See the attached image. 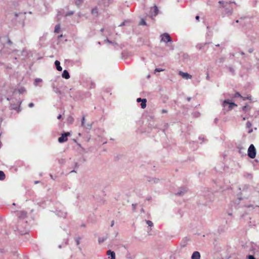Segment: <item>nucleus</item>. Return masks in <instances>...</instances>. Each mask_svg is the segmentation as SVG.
I'll return each mask as SVG.
<instances>
[{"instance_id": "774afa93", "label": "nucleus", "mask_w": 259, "mask_h": 259, "mask_svg": "<svg viewBox=\"0 0 259 259\" xmlns=\"http://www.w3.org/2000/svg\"><path fill=\"white\" fill-rule=\"evenodd\" d=\"M252 52V50H249V52H250V53H251Z\"/></svg>"}, {"instance_id": "338daca9", "label": "nucleus", "mask_w": 259, "mask_h": 259, "mask_svg": "<svg viewBox=\"0 0 259 259\" xmlns=\"http://www.w3.org/2000/svg\"><path fill=\"white\" fill-rule=\"evenodd\" d=\"M219 3V4H222L223 3V2L220 1Z\"/></svg>"}, {"instance_id": "bb28decb", "label": "nucleus", "mask_w": 259, "mask_h": 259, "mask_svg": "<svg viewBox=\"0 0 259 259\" xmlns=\"http://www.w3.org/2000/svg\"><path fill=\"white\" fill-rule=\"evenodd\" d=\"M85 124V116L83 115L81 119V126H84Z\"/></svg>"}, {"instance_id": "423d86ee", "label": "nucleus", "mask_w": 259, "mask_h": 259, "mask_svg": "<svg viewBox=\"0 0 259 259\" xmlns=\"http://www.w3.org/2000/svg\"><path fill=\"white\" fill-rule=\"evenodd\" d=\"M179 75H180L183 78L188 79L191 78L192 76L189 73L186 72H183L182 71L179 72Z\"/></svg>"}, {"instance_id": "dca6fc26", "label": "nucleus", "mask_w": 259, "mask_h": 259, "mask_svg": "<svg viewBox=\"0 0 259 259\" xmlns=\"http://www.w3.org/2000/svg\"><path fill=\"white\" fill-rule=\"evenodd\" d=\"M147 181H148L149 182H153L154 183H158V182L160 181V180L156 178L148 177L147 178Z\"/></svg>"}, {"instance_id": "412c9836", "label": "nucleus", "mask_w": 259, "mask_h": 259, "mask_svg": "<svg viewBox=\"0 0 259 259\" xmlns=\"http://www.w3.org/2000/svg\"><path fill=\"white\" fill-rule=\"evenodd\" d=\"M60 30V25L59 24H57L55 27L54 32L58 33Z\"/></svg>"}, {"instance_id": "7c9ffc66", "label": "nucleus", "mask_w": 259, "mask_h": 259, "mask_svg": "<svg viewBox=\"0 0 259 259\" xmlns=\"http://www.w3.org/2000/svg\"><path fill=\"white\" fill-rule=\"evenodd\" d=\"M105 240H106V239L104 238L99 237L98 239L99 243H102V242L105 241Z\"/></svg>"}, {"instance_id": "c85d7f7f", "label": "nucleus", "mask_w": 259, "mask_h": 259, "mask_svg": "<svg viewBox=\"0 0 259 259\" xmlns=\"http://www.w3.org/2000/svg\"><path fill=\"white\" fill-rule=\"evenodd\" d=\"M140 25H146L147 23L145 20L144 19H142L140 22Z\"/></svg>"}, {"instance_id": "052dcab7", "label": "nucleus", "mask_w": 259, "mask_h": 259, "mask_svg": "<svg viewBox=\"0 0 259 259\" xmlns=\"http://www.w3.org/2000/svg\"><path fill=\"white\" fill-rule=\"evenodd\" d=\"M61 37H62V34H61V35H59V36H58V38H61Z\"/></svg>"}, {"instance_id": "2f4dec72", "label": "nucleus", "mask_w": 259, "mask_h": 259, "mask_svg": "<svg viewBox=\"0 0 259 259\" xmlns=\"http://www.w3.org/2000/svg\"><path fill=\"white\" fill-rule=\"evenodd\" d=\"M243 100H251V96H248L247 97H243Z\"/></svg>"}, {"instance_id": "c756f323", "label": "nucleus", "mask_w": 259, "mask_h": 259, "mask_svg": "<svg viewBox=\"0 0 259 259\" xmlns=\"http://www.w3.org/2000/svg\"><path fill=\"white\" fill-rule=\"evenodd\" d=\"M200 253L198 251H195V259H200Z\"/></svg>"}, {"instance_id": "7ed1b4c3", "label": "nucleus", "mask_w": 259, "mask_h": 259, "mask_svg": "<svg viewBox=\"0 0 259 259\" xmlns=\"http://www.w3.org/2000/svg\"><path fill=\"white\" fill-rule=\"evenodd\" d=\"M161 41L165 42V43L172 42V39L169 34L167 33H164L160 35Z\"/></svg>"}, {"instance_id": "bf43d9fd", "label": "nucleus", "mask_w": 259, "mask_h": 259, "mask_svg": "<svg viewBox=\"0 0 259 259\" xmlns=\"http://www.w3.org/2000/svg\"><path fill=\"white\" fill-rule=\"evenodd\" d=\"M8 43L12 44V42H11V41L10 40H8Z\"/></svg>"}, {"instance_id": "e433bc0d", "label": "nucleus", "mask_w": 259, "mask_h": 259, "mask_svg": "<svg viewBox=\"0 0 259 259\" xmlns=\"http://www.w3.org/2000/svg\"><path fill=\"white\" fill-rule=\"evenodd\" d=\"M144 100V98L143 99H142L141 98H139L137 99V102L138 103H140V102H142V101Z\"/></svg>"}, {"instance_id": "58836bf2", "label": "nucleus", "mask_w": 259, "mask_h": 259, "mask_svg": "<svg viewBox=\"0 0 259 259\" xmlns=\"http://www.w3.org/2000/svg\"><path fill=\"white\" fill-rule=\"evenodd\" d=\"M105 41H106L107 42H108V43H109V44H114L113 42H112V41H111V40H109L108 39H106L105 40Z\"/></svg>"}, {"instance_id": "72a5a7b5", "label": "nucleus", "mask_w": 259, "mask_h": 259, "mask_svg": "<svg viewBox=\"0 0 259 259\" xmlns=\"http://www.w3.org/2000/svg\"><path fill=\"white\" fill-rule=\"evenodd\" d=\"M95 87V83L94 82H91L90 84V88H94Z\"/></svg>"}, {"instance_id": "f03ea898", "label": "nucleus", "mask_w": 259, "mask_h": 259, "mask_svg": "<svg viewBox=\"0 0 259 259\" xmlns=\"http://www.w3.org/2000/svg\"><path fill=\"white\" fill-rule=\"evenodd\" d=\"M248 156L251 158H254L256 156V150L253 144L250 145L248 149Z\"/></svg>"}, {"instance_id": "13d9d810", "label": "nucleus", "mask_w": 259, "mask_h": 259, "mask_svg": "<svg viewBox=\"0 0 259 259\" xmlns=\"http://www.w3.org/2000/svg\"><path fill=\"white\" fill-rule=\"evenodd\" d=\"M7 100L8 101H10V98L9 97H8V98H7Z\"/></svg>"}, {"instance_id": "2eb2a0df", "label": "nucleus", "mask_w": 259, "mask_h": 259, "mask_svg": "<svg viewBox=\"0 0 259 259\" xmlns=\"http://www.w3.org/2000/svg\"><path fill=\"white\" fill-rule=\"evenodd\" d=\"M55 65L56 68V69L58 71H62V68L60 65V62L58 60H56L55 62Z\"/></svg>"}, {"instance_id": "4c0bfd02", "label": "nucleus", "mask_w": 259, "mask_h": 259, "mask_svg": "<svg viewBox=\"0 0 259 259\" xmlns=\"http://www.w3.org/2000/svg\"><path fill=\"white\" fill-rule=\"evenodd\" d=\"M59 162L60 164H63L65 162V160L64 159H61L59 160Z\"/></svg>"}, {"instance_id": "de8ad7c7", "label": "nucleus", "mask_w": 259, "mask_h": 259, "mask_svg": "<svg viewBox=\"0 0 259 259\" xmlns=\"http://www.w3.org/2000/svg\"><path fill=\"white\" fill-rule=\"evenodd\" d=\"M114 224V221H112L111 223V227H113Z\"/></svg>"}, {"instance_id": "0eeeda50", "label": "nucleus", "mask_w": 259, "mask_h": 259, "mask_svg": "<svg viewBox=\"0 0 259 259\" xmlns=\"http://www.w3.org/2000/svg\"><path fill=\"white\" fill-rule=\"evenodd\" d=\"M18 217L21 219H24L27 217V212L25 211H20L18 212Z\"/></svg>"}, {"instance_id": "a211bd4d", "label": "nucleus", "mask_w": 259, "mask_h": 259, "mask_svg": "<svg viewBox=\"0 0 259 259\" xmlns=\"http://www.w3.org/2000/svg\"><path fill=\"white\" fill-rule=\"evenodd\" d=\"M84 0H75V4L77 7H80Z\"/></svg>"}, {"instance_id": "1a4fd4ad", "label": "nucleus", "mask_w": 259, "mask_h": 259, "mask_svg": "<svg viewBox=\"0 0 259 259\" xmlns=\"http://www.w3.org/2000/svg\"><path fill=\"white\" fill-rule=\"evenodd\" d=\"M21 103H22V101L19 102V106H17V105H15V104H11V107L12 109L15 110L17 111V112H19L20 111V105L21 104Z\"/></svg>"}, {"instance_id": "6ab92c4d", "label": "nucleus", "mask_w": 259, "mask_h": 259, "mask_svg": "<svg viewBox=\"0 0 259 259\" xmlns=\"http://www.w3.org/2000/svg\"><path fill=\"white\" fill-rule=\"evenodd\" d=\"M146 102H147L146 99L144 98V100L142 101V102H141V108L144 109V108H146Z\"/></svg>"}, {"instance_id": "603ef678", "label": "nucleus", "mask_w": 259, "mask_h": 259, "mask_svg": "<svg viewBox=\"0 0 259 259\" xmlns=\"http://www.w3.org/2000/svg\"><path fill=\"white\" fill-rule=\"evenodd\" d=\"M151 199V197H150V196L147 198V200L148 201L150 200Z\"/></svg>"}, {"instance_id": "a18cd8bd", "label": "nucleus", "mask_w": 259, "mask_h": 259, "mask_svg": "<svg viewBox=\"0 0 259 259\" xmlns=\"http://www.w3.org/2000/svg\"><path fill=\"white\" fill-rule=\"evenodd\" d=\"M26 53H27V52L25 50H23L22 52V55H25Z\"/></svg>"}, {"instance_id": "37998d69", "label": "nucleus", "mask_w": 259, "mask_h": 259, "mask_svg": "<svg viewBox=\"0 0 259 259\" xmlns=\"http://www.w3.org/2000/svg\"><path fill=\"white\" fill-rule=\"evenodd\" d=\"M161 112H162V113H167V111L166 109H162V110H161Z\"/></svg>"}, {"instance_id": "ddd939ff", "label": "nucleus", "mask_w": 259, "mask_h": 259, "mask_svg": "<svg viewBox=\"0 0 259 259\" xmlns=\"http://www.w3.org/2000/svg\"><path fill=\"white\" fill-rule=\"evenodd\" d=\"M186 191L187 190H186V189L183 188H181L180 190L178 191L177 193H176L175 195L177 196H182L186 193Z\"/></svg>"}, {"instance_id": "49530a36", "label": "nucleus", "mask_w": 259, "mask_h": 259, "mask_svg": "<svg viewBox=\"0 0 259 259\" xmlns=\"http://www.w3.org/2000/svg\"><path fill=\"white\" fill-rule=\"evenodd\" d=\"M195 258V256H194V252L192 253V256H191V259H194Z\"/></svg>"}, {"instance_id": "c03bdc74", "label": "nucleus", "mask_w": 259, "mask_h": 259, "mask_svg": "<svg viewBox=\"0 0 259 259\" xmlns=\"http://www.w3.org/2000/svg\"><path fill=\"white\" fill-rule=\"evenodd\" d=\"M20 233L23 235V234H27V231H26L25 232H23L22 231H20Z\"/></svg>"}, {"instance_id": "f704fd0d", "label": "nucleus", "mask_w": 259, "mask_h": 259, "mask_svg": "<svg viewBox=\"0 0 259 259\" xmlns=\"http://www.w3.org/2000/svg\"><path fill=\"white\" fill-rule=\"evenodd\" d=\"M136 206H137V203L132 204V207H133V211H135L136 210Z\"/></svg>"}, {"instance_id": "f257e3e1", "label": "nucleus", "mask_w": 259, "mask_h": 259, "mask_svg": "<svg viewBox=\"0 0 259 259\" xmlns=\"http://www.w3.org/2000/svg\"><path fill=\"white\" fill-rule=\"evenodd\" d=\"M158 13L159 10L157 6L156 5H154L153 7L150 8V10L149 12L147 13V15L153 19L154 17L158 15Z\"/></svg>"}, {"instance_id": "9d476101", "label": "nucleus", "mask_w": 259, "mask_h": 259, "mask_svg": "<svg viewBox=\"0 0 259 259\" xmlns=\"http://www.w3.org/2000/svg\"><path fill=\"white\" fill-rule=\"evenodd\" d=\"M55 213L59 217L65 218L66 215V213L65 212L62 211L61 210H57L55 211Z\"/></svg>"}, {"instance_id": "b1692460", "label": "nucleus", "mask_w": 259, "mask_h": 259, "mask_svg": "<svg viewBox=\"0 0 259 259\" xmlns=\"http://www.w3.org/2000/svg\"><path fill=\"white\" fill-rule=\"evenodd\" d=\"M74 14V11H68L66 13L65 16L66 17L69 16L73 15Z\"/></svg>"}, {"instance_id": "39448f33", "label": "nucleus", "mask_w": 259, "mask_h": 259, "mask_svg": "<svg viewBox=\"0 0 259 259\" xmlns=\"http://www.w3.org/2000/svg\"><path fill=\"white\" fill-rule=\"evenodd\" d=\"M26 13H15V17L16 19H17V21L19 22H23L25 18V15Z\"/></svg>"}, {"instance_id": "f8f14e48", "label": "nucleus", "mask_w": 259, "mask_h": 259, "mask_svg": "<svg viewBox=\"0 0 259 259\" xmlns=\"http://www.w3.org/2000/svg\"><path fill=\"white\" fill-rule=\"evenodd\" d=\"M52 87L53 89V91L57 93V94H62V92L61 91L59 90V89L54 84V83H53L52 84Z\"/></svg>"}, {"instance_id": "6e6d98bb", "label": "nucleus", "mask_w": 259, "mask_h": 259, "mask_svg": "<svg viewBox=\"0 0 259 259\" xmlns=\"http://www.w3.org/2000/svg\"><path fill=\"white\" fill-rule=\"evenodd\" d=\"M39 183V181H34V184H38Z\"/></svg>"}, {"instance_id": "cd10ccee", "label": "nucleus", "mask_w": 259, "mask_h": 259, "mask_svg": "<svg viewBox=\"0 0 259 259\" xmlns=\"http://www.w3.org/2000/svg\"><path fill=\"white\" fill-rule=\"evenodd\" d=\"M18 92L20 94H23L26 92V90L24 88H21L18 90Z\"/></svg>"}, {"instance_id": "5fc2aeb1", "label": "nucleus", "mask_w": 259, "mask_h": 259, "mask_svg": "<svg viewBox=\"0 0 259 259\" xmlns=\"http://www.w3.org/2000/svg\"><path fill=\"white\" fill-rule=\"evenodd\" d=\"M125 25L124 22H122L121 24L119 25V26H122Z\"/></svg>"}, {"instance_id": "680f3d73", "label": "nucleus", "mask_w": 259, "mask_h": 259, "mask_svg": "<svg viewBox=\"0 0 259 259\" xmlns=\"http://www.w3.org/2000/svg\"><path fill=\"white\" fill-rule=\"evenodd\" d=\"M186 238L187 239V241H190V240L189 238H188V239H187V238Z\"/></svg>"}, {"instance_id": "79ce46f5", "label": "nucleus", "mask_w": 259, "mask_h": 259, "mask_svg": "<svg viewBox=\"0 0 259 259\" xmlns=\"http://www.w3.org/2000/svg\"><path fill=\"white\" fill-rule=\"evenodd\" d=\"M80 240V238L78 237V238H76L75 241L77 243H79Z\"/></svg>"}, {"instance_id": "4d7b16f0", "label": "nucleus", "mask_w": 259, "mask_h": 259, "mask_svg": "<svg viewBox=\"0 0 259 259\" xmlns=\"http://www.w3.org/2000/svg\"><path fill=\"white\" fill-rule=\"evenodd\" d=\"M246 106H244V107H243V110L244 111H245V110H246Z\"/></svg>"}, {"instance_id": "ea45409f", "label": "nucleus", "mask_w": 259, "mask_h": 259, "mask_svg": "<svg viewBox=\"0 0 259 259\" xmlns=\"http://www.w3.org/2000/svg\"><path fill=\"white\" fill-rule=\"evenodd\" d=\"M235 97H240L241 98H243V97H242L239 93H236L235 94Z\"/></svg>"}, {"instance_id": "20e7f679", "label": "nucleus", "mask_w": 259, "mask_h": 259, "mask_svg": "<svg viewBox=\"0 0 259 259\" xmlns=\"http://www.w3.org/2000/svg\"><path fill=\"white\" fill-rule=\"evenodd\" d=\"M70 136V133L69 132H65L62 134L58 138V142L60 143H62L65 142H66L68 140V137Z\"/></svg>"}, {"instance_id": "a878e982", "label": "nucleus", "mask_w": 259, "mask_h": 259, "mask_svg": "<svg viewBox=\"0 0 259 259\" xmlns=\"http://www.w3.org/2000/svg\"><path fill=\"white\" fill-rule=\"evenodd\" d=\"M145 221L149 227H152L153 226V223H152V221L149 220H146Z\"/></svg>"}, {"instance_id": "393cba45", "label": "nucleus", "mask_w": 259, "mask_h": 259, "mask_svg": "<svg viewBox=\"0 0 259 259\" xmlns=\"http://www.w3.org/2000/svg\"><path fill=\"white\" fill-rule=\"evenodd\" d=\"M74 121V119L72 116H69L67 118V121L69 123H72Z\"/></svg>"}, {"instance_id": "473e14b6", "label": "nucleus", "mask_w": 259, "mask_h": 259, "mask_svg": "<svg viewBox=\"0 0 259 259\" xmlns=\"http://www.w3.org/2000/svg\"><path fill=\"white\" fill-rule=\"evenodd\" d=\"M164 69H161V68H156L155 69V72H161V71H163Z\"/></svg>"}, {"instance_id": "c9c22d12", "label": "nucleus", "mask_w": 259, "mask_h": 259, "mask_svg": "<svg viewBox=\"0 0 259 259\" xmlns=\"http://www.w3.org/2000/svg\"><path fill=\"white\" fill-rule=\"evenodd\" d=\"M248 259H255L253 255H249L247 256Z\"/></svg>"}, {"instance_id": "864d4df0", "label": "nucleus", "mask_w": 259, "mask_h": 259, "mask_svg": "<svg viewBox=\"0 0 259 259\" xmlns=\"http://www.w3.org/2000/svg\"><path fill=\"white\" fill-rule=\"evenodd\" d=\"M195 19L197 20H199V16H197L195 17Z\"/></svg>"}, {"instance_id": "0e129e2a", "label": "nucleus", "mask_w": 259, "mask_h": 259, "mask_svg": "<svg viewBox=\"0 0 259 259\" xmlns=\"http://www.w3.org/2000/svg\"><path fill=\"white\" fill-rule=\"evenodd\" d=\"M103 31H104V28H102V29H101V32H103Z\"/></svg>"}, {"instance_id": "6e6552de", "label": "nucleus", "mask_w": 259, "mask_h": 259, "mask_svg": "<svg viewBox=\"0 0 259 259\" xmlns=\"http://www.w3.org/2000/svg\"><path fill=\"white\" fill-rule=\"evenodd\" d=\"M227 104L229 105V108L230 109H232L233 106H237L234 103H230L228 100H225L223 103V106L225 107Z\"/></svg>"}, {"instance_id": "5701e85b", "label": "nucleus", "mask_w": 259, "mask_h": 259, "mask_svg": "<svg viewBox=\"0 0 259 259\" xmlns=\"http://www.w3.org/2000/svg\"><path fill=\"white\" fill-rule=\"evenodd\" d=\"M87 130H90L92 128V123H88L87 125L84 124V126H83Z\"/></svg>"}, {"instance_id": "4be33fe9", "label": "nucleus", "mask_w": 259, "mask_h": 259, "mask_svg": "<svg viewBox=\"0 0 259 259\" xmlns=\"http://www.w3.org/2000/svg\"><path fill=\"white\" fill-rule=\"evenodd\" d=\"M42 81V79L40 78H36L34 80V84L35 86L37 85V83L38 82H41Z\"/></svg>"}, {"instance_id": "e2e57ef3", "label": "nucleus", "mask_w": 259, "mask_h": 259, "mask_svg": "<svg viewBox=\"0 0 259 259\" xmlns=\"http://www.w3.org/2000/svg\"><path fill=\"white\" fill-rule=\"evenodd\" d=\"M78 167V165H77V163H76V164H75V167Z\"/></svg>"}, {"instance_id": "9b49d317", "label": "nucleus", "mask_w": 259, "mask_h": 259, "mask_svg": "<svg viewBox=\"0 0 259 259\" xmlns=\"http://www.w3.org/2000/svg\"><path fill=\"white\" fill-rule=\"evenodd\" d=\"M62 76L63 78L68 79L70 78V74L69 72L67 70H64L62 74Z\"/></svg>"}, {"instance_id": "f3484780", "label": "nucleus", "mask_w": 259, "mask_h": 259, "mask_svg": "<svg viewBox=\"0 0 259 259\" xmlns=\"http://www.w3.org/2000/svg\"><path fill=\"white\" fill-rule=\"evenodd\" d=\"M107 254L108 256H111V259H115V254L114 251H112L110 250H109L107 252Z\"/></svg>"}, {"instance_id": "aec40b11", "label": "nucleus", "mask_w": 259, "mask_h": 259, "mask_svg": "<svg viewBox=\"0 0 259 259\" xmlns=\"http://www.w3.org/2000/svg\"><path fill=\"white\" fill-rule=\"evenodd\" d=\"M6 178V175L4 171L0 170V181H3Z\"/></svg>"}, {"instance_id": "09e8293b", "label": "nucleus", "mask_w": 259, "mask_h": 259, "mask_svg": "<svg viewBox=\"0 0 259 259\" xmlns=\"http://www.w3.org/2000/svg\"><path fill=\"white\" fill-rule=\"evenodd\" d=\"M77 15H78V17H81V16H82V14H81V13H80V12H79V13H78L77 14Z\"/></svg>"}, {"instance_id": "8fccbe9b", "label": "nucleus", "mask_w": 259, "mask_h": 259, "mask_svg": "<svg viewBox=\"0 0 259 259\" xmlns=\"http://www.w3.org/2000/svg\"><path fill=\"white\" fill-rule=\"evenodd\" d=\"M61 117H62V115H61V114H59V115L57 116V118H58V119H61Z\"/></svg>"}, {"instance_id": "3c124183", "label": "nucleus", "mask_w": 259, "mask_h": 259, "mask_svg": "<svg viewBox=\"0 0 259 259\" xmlns=\"http://www.w3.org/2000/svg\"><path fill=\"white\" fill-rule=\"evenodd\" d=\"M191 97H188V98H187V100L188 101H190L191 100Z\"/></svg>"}, {"instance_id": "a19ab883", "label": "nucleus", "mask_w": 259, "mask_h": 259, "mask_svg": "<svg viewBox=\"0 0 259 259\" xmlns=\"http://www.w3.org/2000/svg\"><path fill=\"white\" fill-rule=\"evenodd\" d=\"M28 106L30 108H32L34 106V104L33 103H30L29 104H28Z\"/></svg>"}, {"instance_id": "4468645a", "label": "nucleus", "mask_w": 259, "mask_h": 259, "mask_svg": "<svg viewBox=\"0 0 259 259\" xmlns=\"http://www.w3.org/2000/svg\"><path fill=\"white\" fill-rule=\"evenodd\" d=\"M91 14L95 17H97L98 16V10L97 7H94L92 9Z\"/></svg>"}, {"instance_id": "69168bd1", "label": "nucleus", "mask_w": 259, "mask_h": 259, "mask_svg": "<svg viewBox=\"0 0 259 259\" xmlns=\"http://www.w3.org/2000/svg\"><path fill=\"white\" fill-rule=\"evenodd\" d=\"M141 211H142V212H144V209H143V208H142V209H141Z\"/></svg>"}]
</instances>
